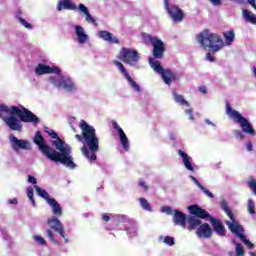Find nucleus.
I'll use <instances>...</instances> for the list:
<instances>
[{"mask_svg":"<svg viewBox=\"0 0 256 256\" xmlns=\"http://www.w3.org/2000/svg\"><path fill=\"white\" fill-rule=\"evenodd\" d=\"M36 75H47L55 73V75H61V69L57 66H48L45 64H38L35 70Z\"/></svg>","mask_w":256,"mask_h":256,"instance_id":"4468645a","label":"nucleus"},{"mask_svg":"<svg viewBox=\"0 0 256 256\" xmlns=\"http://www.w3.org/2000/svg\"><path fill=\"white\" fill-rule=\"evenodd\" d=\"M164 243H166V245H169L170 247L175 245V238L171 237V236H166L164 238Z\"/></svg>","mask_w":256,"mask_h":256,"instance_id":"c9c22d12","label":"nucleus"},{"mask_svg":"<svg viewBox=\"0 0 256 256\" xmlns=\"http://www.w3.org/2000/svg\"><path fill=\"white\" fill-rule=\"evenodd\" d=\"M75 29H76V36L78 38V43H80V45L87 43V39H89V36L85 34V30L81 26H76Z\"/></svg>","mask_w":256,"mask_h":256,"instance_id":"b1692460","label":"nucleus"},{"mask_svg":"<svg viewBox=\"0 0 256 256\" xmlns=\"http://www.w3.org/2000/svg\"><path fill=\"white\" fill-rule=\"evenodd\" d=\"M113 128L117 131L119 137H120V143L124 149V151H129V138H127V135L125 134V131H123V128L119 126L117 121H112Z\"/></svg>","mask_w":256,"mask_h":256,"instance_id":"2eb2a0df","label":"nucleus"},{"mask_svg":"<svg viewBox=\"0 0 256 256\" xmlns=\"http://www.w3.org/2000/svg\"><path fill=\"white\" fill-rule=\"evenodd\" d=\"M0 119H3L7 127L12 131H21L23 129L22 123H34V125L41 123L39 117L31 110L25 107L21 110L17 106L9 107L6 104H0Z\"/></svg>","mask_w":256,"mask_h":256,"instance_id":"7ed1b4c3","label":"nucleus"},{"mask_svg":"<svg viewBox=\"0 0 256 256\" xmlns=\"http://www.w3.org/2000/svg\"><path fill=\"white\" fill-rule=\"evenodd\" d=\"M206 60L210 61V63H215V57H212L210 52L206 54Z\"/></svg>","mask_w":256,"mask_h":256,"instance_id":"a18cd8bd","label":"nucleus"},{"mask_svg":"<svg viewBox=\"0 0 256 256\" xmlns=\"http://www.w3.org/2000/svg\"><path fill=\"white\" fill-rule=\"evenodd\" d=\"M226 114L230 116L235 123H239L243 133H246L247 135H255V129L253 128V125L249 123V120L243 117L237 110L232 109L229 103H226Z\"/></svg>","mask_w":256,"mask_h":256,"instance_id":"0eeeda50","label":"nucleus"},{"mask_svg":"<svg viewBox=\"0 0 256 256\" xmlns=\"http://www.w3.org/2000/svg\"><path fill=\"white\" fill-rule=\"evenodd\" d=\"M256 0H248V3L249 5H251L253 7V9L256 10V3H255Z\"/></svg>","mask_w":256,"mask_h":256,"instance_id":"5fc2aeb1","label":"nucleus"},{"mask_svg":"<svg viewBox=\"0 0 256 256\" xmlns=\"http://www.w3.org/2000/svg\"><path fill=\"white\" fill-rule=\"evenodd\" d=\"M242 17L245 19V21H248V23H252V25H256V15L252 14L251 11L247 9H243Z\"/></svg>","mask_w":256,"mask_h":256,"instance_id":"a878e982","label":"nucleus"},{"mask_svg":"<svg viewBox=\"0 0 256 256\" xmlns=\"http://www.w3.org/2000/svg\"><path fill=\"white\" fill-rule=\"evenodd\" d=\"M47 224L52 228L56 233H59L65 239V243H69V239L65 236V227L57 217L53 216L47 220Z\"/></svg>","mask_w":256,"mask_h":256,"instance_id":"9b49d317","label":"nucleus"},{"mask_svg":"<svg viewBox=\"0 0 256 256\" xmlns=\"http://www.w3.org/2000/svg\"><path fill=\"white\" fill-rule=\"evenodd\" d=\"M50 81L55 87H63L65 91H73L75 89L73 81L65 76H59L58 78L51 77Z\"/></svg>","mask_w":256,"mask_h":256,"instance_id":"9d476101","label":"nucleus"},{"mask_svg":"<svg viewBox=\"0 0 256 256\" xmlns=\"http://www.w3.org/2000/svg\"><path fill=\"white\" fill-rule=\"evenodd\" d=\"M186 221L188 223V226H187L188 231H193V230L197 229V227H200L201 224L203 223L199 219V217H197L196 215L188 216L186 218Z\"/></svg>","mask_w":256,"mask_h":256,"instance_id":"6ab92c4d","label":"nucleus"},{"mask_svg":"<svg viewBox=\"0 0 256 256\" xmlns=\"http://www.w3.org/2000/svg\"><path fill=\"white\" fill-rule=\"evenodd\" d=\"M10 205H17V198H13L12 200H9L8 202Z\"/></svg>","mask_w":256,"mask_h":256,"instance_id":"6e6d98bb","label":"nucleus"},{"mask_svg":"<svg viewBox=\"0 0 256 256\" xmlns=\"http://www.w3.org/2000/svg\"><path fill=\"white\" fill-rule=\"evenodd\" d=\"M251 256H256V252H250Z\"/></svg>","mask_w":256,"mask_h":256,"instance_id":"052dcab7","label":"nucleus"},{"mask_svg":"<svg viewBox=\"0 0 256 256\" xmlns=\"http://www.w3.org/2000/svg\"><path fill=\"white\" fill-rule=\"evenodd\" d=\"M234 135L237 139H245V135L241 130H234Z\"/></svg>","mask_w":256,"mask_h":256,"instance_id":"a19ab883","label":"nucleus"},{"mask_svg":"<svg viewBox=\"0 0 256 256\" xmlns=\"http://www.w3.org/2000/svg\"><path fill=\"white\" fill-rule=\"evenodd\" d=\"M139 186H140V187H143V189H144L145 191H147V190L149 189V186H147V183H145V181H140V182H139Z\"/></svg>","mask_w":256,"mask_h":256,"instance_id":"09e8293b","label":"nucleus"},{"mask_svg":"<svg viewBox=\"0 0 256 256\" xmlns=\"http://www.w3.org/2000/svg\"><path fill=\"white\" fill-rule=\"evenodd\" d=\"M200 189L203 191V193L207 195V197H209L210 199H213L214 197L213 193L209 191V189L205 188V186H202Z\"/></svg>","mask_w":256,"mask_h":256,"instance_id":"58836bf2","label":"nucleus"},{"mask_svg":"<svg viewBox=\"0 0 256 256\" xmlns=\"http://www.w3.org/2000/svg\"><path fill=\"white\" fill-rule=\"evenodd\" d=\"M196 235L200 239H211L213 237V228H211L209 223L202 222L196 230Z\"/></svg>","mask_w":256,"mask_h":256,"instance_id":"ddd939ff","label":"nucleus"},{"mask_svg":"<svg viewBox=\"0 0 256 256\" xmlns=\"http://www.w3.org/2000/svg\"><path fill=\"white\" fill-rule=\"evenodd\" d=\"M27 197L31 201L33 207H35V198H33V187L27 188Z\"/></svg>","mask_w":256,"mask_h":256,"instance_id":"473e14b6","label":"nucleus"},{"mask_svg":"<svg viewBox=\"0 0 256 256\" xmlns=\"http://www.w3.org/2000/svg\"><path fill=\"white\" fill-rule=\"evenodd\" d=\"M34 240L36 241V243H39L40 245H47V241H45V238L41 236L35 235Z\"/></svg>","mask_w":256,"mask_h":256,"instance_id":"e433bc0d","label":"nucleus"},{"mask_svg":"<svg viewBox=\"0 0 256 256\" xmlns=\"http://www.w3.org/2000/svg\"><path fill=\"white\" fill-rule=\"evenodd\" d=\"M34 188L36 189L37 195H39V197H42L47 201V203H49V199H52L51 196H49V193L39 186H34Z\"/></svg>","mask_w":256,"mask_h":256,"instance_id":"c85d7f7f","label":"nucleus"},{"mask_svg":"<svg viewBox=\"0 0 256 256\" xmlns=\"http://www.w3.org/2000/svg\"><path fill=\"white\" fill-rule=\"evenodd\" d=\"M206 123H208V125H211V122H209V120H206Z\"/></svg>","mask_w":256,"mask_h":256,"instance_id":"680f3d73","label":"nucleus"},{"mask_svg":"<svg viewBox=\"0 0 256 256\" xmlns=\"http://www.w3.org/2000/svg\"><path fill=\"white\" fill-rule=\"evenodd\" d=\"M210 3H212V5H214L215 7H221L222 2L221 0H209Z\"/></svg>","mask_w":256,"mask_h":256,"instance_id":"c03bdc74","label":"nucleus"},{"mask_svg":"<svg viewBox=\"0 0 256 256\" xmlns=\"http://www.w3.org/2000/svg\"><path fill=\"white\" fill-rule=\"evenodd\" d=\"M190 179L195 183L197 181V178H195L194 176H190Z\"/></svg>","mask_w":256,"mask_h":256,"instance_id":"13d9d810","label":"nucleus"},{"mask_svg":"<svg viewBox=\"0 0 256 256\" xmlns=\"http://www.w3.org/2000/svg\"><path fill=\"white\" fill-rule=\"evenodd\" d=\"M248 187L252 189L253 193L256 195V180L252 179L248 182Z\"/></svg>","mask_w":256,"mask_h":256,"instance_id":"4c0bfd02","label":"nucleus"},{"mask_svg":"<svg viewBox=\"0 0 256 256\" xmlns=\"http://www.w3.org/2000/svg\"><path fill=\"white\" fill-rule=\"evenodd\" d=\"M19 23H21V25H23V27H25L26 29H33V25H31V23L25 21V19L23 18H18Z\"/></svg>","mask_w":256,"mask_h":256,"instance_id":"f704fd0d","label":"nucleus"},{"mask_svg":"<svg viewBox=\"0 0 256 256\" xmlns=\"http://www.w3.org/2000/svg\"><path fill=\"white\" fill-rule=\"evenodd\" d=\"M248 211L251 215H255V202L252 199L248 200Z\"/></svg>","mask_w":256,"mask_h":256,"instance_id":"72a5a7b5","label":"nucleus"},{"mask_svg":"<svg viewBox=\"0 0 256 256\" xmlns=\"http://www.w3.org/2000/svg\"><path fill=\"white\" fill-rule=\"evenodd\" d=\"M28 183H32V185H37V179H35V177L29 175L28 176Z\"/></svg>","mask_w":256,"mask_h":256,"instance_id":"49530a36","label":"nucleus"},{"mask_svg":"<svg viewBox=\"0 0 256 256\" xmlns=\"http://www.w3.org/2000/svg\"><path fill=\"white\" fill-rule=\"evenodd\" d=\"M246 149L247 151H253V144L251 142H247Z\"/></svg>","mask_w":256,"mask_h":256,"instance_id":"864d4df0","label":"nucleus"},{"mask_svg":"<svg viewBox=\"0 0 256 256\" xmlns=\"http://www.w3.org/2000/svg\"><path fill=\"white\" fill-rule=\"evenodd\" d=\"M178 155L182 157L184 166L186 167V169H188V171H195V168H193V165L191 164V157H189V155L185 153V151L178 150Z\"/></svg>","mask_w":256,"mask_h":256,"instance_id":"5701e85b","label":"nucleus"},{"mask_svg":"<svg viewBox=\"0 0 256 256\" xmlns=\"http://www.w3.org/2000/svg\"><path fill=\"white\" fill-rule=\"evenodd\" d=\"M226 225H228V228L233 232V233H241V231H243V226L239 225V224H235V220L234 222L232 221H226Z\"/></svg>","mask_w":256,"mask_h":256,"instance_id":"cd10ccee","label":"nucleus"},{"mask_svg":"<svg viewBox=\"0 0 256 256\" xmlns=\"http://www.w3.org/2000/svg\"><path fill=\"white\" fill-rule=\"evenodd\" d=\"M10 141H11L12 149L14 151H18L20 149H29V147H30V144L28 141L19 140L13 134L10 135Z\"/></svg>","mask_w":256,"mask_h":256,"instance_id":"dca6fc26","label":"nucleus"},{"mask_svg":"<svg viewBox=\"0 0 256 256\" xmlns=\"http://www.w3.org/2000/svg\"><path fill=\"white\" fill-rule=\"evenodd\" d=\"M113 63L119 69V71H121V73H122V75H124L125 79H127L129 85H131L133 87V89H135V91L137 93H139L141 91V87L139 86V84H137V82H135V80H133V78L131 77L129 72H127V68H125V66H123V63H121L117 60H114Z\"/></svg>","mask_w":256,"mask_h":256,"instance_id":"f8f14e48","label":"nucleus"},{"mask_svg":"<svg viewBox=\"0 0 256 256\" xmlns=\"http://www.w3.org/2000/svg\"><path fill=\"white\" fill-rule=\"evenodd\" d=\"M164 7L174 23H181L185 19V13L177 5H169V0H164Z\"/></svg>","mask_w":256,"mask_h":256,"instance_id":"1a4fd4ad","label":"nucleus"},{"mask_svg":"<svg viewBox=\"0 0 256 256\" xmlns=\"http://www.w3.org/2000/svg\"><path fill=\"white\" fill-rule=\"evenodd\" d=\"M194 183H195V185H197V187H199V189H201V187H203V185H201L199 180H196Z\"/></svg>","mask_w":256,"mask_h":256,"instance_id":"4d7b16f0","label":"nucleus"},{"mask_svg":"<svg viewBox=\"0 0 256 256\" xmlns=\"http://www.w3.org/2000/svg\"><path fill=\"white\" fill-rule=\"evenodd\" d=\"M162 211L164 213H166L167 215H173V208H171L169 206H166V207L162 208Z\"/></svg>","mask_w":256,"mask_h":256,"instance_id":"37998d69","label":"nucleus"},{"mask_svg":"<svg viewBox=\"0 0 256 256\" xmlns=\"http://www.w3.org/2000/svg\"><path fill=\"white\" fill-rule=\"evenodd\" d=\"M188 211L190 215H195L198 217V219H207L218 237H225L227 235V229H225V224H223V221H221L219 218L211 216L207 210L199 207V205L188 206Z\"/></svg>","mask_w":256,"mask_h":256,"instance_id":"39448f33","label":"nucleus"},{"mask_svg":"<svg viewBox=\"0 0 256 256\" xmlns=\"http://www.w3.org/2000/svg\"><path fill=\"white\" fill-rule=\"evenodd\" d=\"M236 234H238V237H239V239H241V241H243L244 243L246 242L247 236H245L243 233H239V232Z\"/></svg>","mask_w":256,"mask_h":256,"instance_id":"8fccbe9b","label":"nucleus"},{"mask_svg":"<svg viewBox=\"0 0 256 256\" xmlns=\"http://www.w3.org/2000/svg\"><path fill=\"white\" fill-rule=\"evenodd\" d=\"M102 219H103V221H105V223H109L111 217H109V215H107V214H103Z\"/></svg>","mask_w":256,"mask_h":256,"instance_id":"3c124183","label":"nucleus"},{"mask_svg":"<svg viewBox=\"0 0 256 256\" xmlns=\"http://www.w3.org/2000/svg\"><path fill=\"white\" fill-rule=\"evenodd\" d=\"M221 210L226 213V215L231 219V221L235 222V215L231 211V208H229V204L226 200H222L220 203Z\"/></svg>","mask_w":256,"mask_h":256,"instance_id":"393cba45","label":"nucleus"},{"mask_svg":"<svg viewBox=\"0 0 256 256\" xmlns=\"http://www.w3.org/2000/svg\"><path fill=\"white\" fill-rule=\"evenodd\" d=\"M48 204L50 205V207H52L53 215H56L57 217H61V215H63V209L61 208L59 202L55 200V198L49 199Z\"/></svg>","mask_w":256,"mask_h":256,"instance_id":"aec40b11","label":"nucleus"},{"mask_svg":"<svg viewBox=\"0 0 256 256\" xmlns=\"http://www.w3.org/2000/svg\"><path fill=\"white\" fill-rule=\"evenodd\" d=\"M44 131L51 137V139H55L52 141L53 147H56L57 150L53 149L49 144L45 143V138L41 135V131H37L35 133L33 142L38 146L39 151L53 161L54 163H61L68 167L69 169H75L77 165L73 163V156H71V147L65 144V141L59 137V134L55 132L53 129L45 126ZM60 151V152H58Z\"/></svg>","mask_w":256,"mask_h":256,"instance_id":"f257e3e1","label":"nucleus"},{"mask_svg":"<svg viewBox=\"0 0 256 256\" xmlns=\"http://www.w3.org/2000/svg\"><path fill=\"white\" fill-rule=\"evenodd\" d=\"M140 205L142 208L145 209V211H153V208L151 207V204H149V202L147 201V199L145 198H140Z\"/></svg>","mask_w":256,"mask_h":256,"instance_id":"7c9ffc66","label":"nucleus"},{"mask_svg":"<svg viewBox=\"0 0 256 256\" xmlns=\"http://www.w3.org/2000/svg\"><path fill=\"white\" fill-rule=\"evenodd\" d=\"M172 95L174 97V100L179 103V105H185V107H189L191 104H189V101L185 100V97L183 95L177 94V92L173 91Z\"/></svg>","mask_w":256,"mask_h":256,"instance_id":"bb28decb","label":"nucleus"},{"mask_svg":"<svg viewBox=\"0 0 256 256\" xmlns=\"http://www.w3.org/2000/svg\"><path fill=\"white\" fill-rule=\"evenodd\" d=\"M81 131H82V136L79 134H76L74 137L77 139V141H85L86 145L88 146H83L81 148L82 155L86 157L90 161V163H93V161H97V151H99V138H97V134L95 132V128L85 120L80 121L79 125Z\"/></svg>","mask_w":256,"mask_h":256,"instance_id":"20e7f679","label":"nucleus"},{"mask_svg":"<svg viewBox=\"0 0 256 256\" xmlns=\"http://www.w3.org/2000/svg\"><path fill=\"white\" fill-rule=\"evenodd\" d=\"M197 42L204 51H211L213 54L223 49V39H221V36L209 33V29H205L197 35Z\"/></svg>","mask_w":256,"mask_h":256,"instance_id":"423d86ee","label":"nucleus"},{"mask_svg":"<svg viewBox=\"0 0 256 256\" xmlns=\"http://www.w3.org/2000/svg\"><path fill=\"white\" fill-rule=\"evenodd\" d=\"M198 91H200V93H203L204 95H207V87L205 86L198 87Z\"/></svg>","mask_w":256,"mask_h":256,"instance_id":"de8ad7c7","label":"nucleus"},{"mask_svg":"<svg viewBox=\"0 0 256 256\" xmlns=\"http://www.w3.org/2000/svg\"><path fill=\"white\" fill-rule=\"evenodd\" d=\"M63 9L77 11V4L73 3V0H61L57 4V11H63Z\"/></svg>","mask_w":256,"mask_h":256,"instance_id":"a211bd4d","label":"nucleus"},{"mask_svg":"<svg viewBox=\"0 0 256 256\" xmlns=\"http://www.w3.org/2000/svg\"><path fill=\"white\" fill-rule=\"evenodd\" d=\"M236 256H245V250L241 243H236Z\"/></svg>","mask_w":256,"mask_h":256,"instance_id":"2f4dec72","label":"nucleus"},{"mask_svg":"<svg viewBox=\"0 0 256 256\" xmlns=\"http://www.w3.org/2000/svg\"><path fill=\"white\" fill-rule=\"evenodd\" d=\"M46 234L48 239H50L52 242H55V236L53 235V231H51V229L46 230Z\"/></svg>","mask_w":256,"mask_h":256,"instance_id":"79ce46f5","label":"nucleus"},{"mask_svg":"<svg viewBox=\"0 0 256 256\" xmlns=\"http://www.w3.org/2000/svg\"><path fill=\"white\" fill-rule=\"evenodd\" d=\"M118 59L127 65H137L139 62V53L137 50L123 47L119 52Z\"/></svg>","mask_w":256,"mask_h":256,"instance_id":"6e6552de","label":"nucleus"},{"mask_svg":"<svg viewBox=\"0 0 256 256\" xmlns=\"http://www.w3.org/2000/svg\"><path fill=\"white\" fill-rule=\"evenodd\" d=\"M186 115L189 116L190 121H195V117L193 116V109L189 108L185 110Z\"/></svg>","mask_w":256,"mask_h":256,"instance_id":"ea45409f","label":"nucleus"},{"mask_svg":"<svg viewBox=\"0 0 256 256\" xmlns=\"http://www.w3.org/2000/svg\"><path fill=\"white\" fill-rule=\"evenodd\" d=\"M142 36V42L144 45H152V55L153 58H149V64L158 73V75H161L164 83L166 85H171L173 81H179V78L177 77V74L173 72L170 69H164L163 66H161V63L155 59H163L165 57V43H163V40L159 39L156 36H153L149 33L143 32L141 34Z\"/></svg>","mask_w":256,"mask_h":256,"instance_id":"f03ea898","label":"nucleus"},{"mask_svg":"<svg viewBox=\"0 0 256 256\" xmlns=\"http://www.w3.org/2000/svg\"><path fill=\"white\" fill-rule=\"evenodd\" d=\"M78 9H79V11H81V13H83L86 16L87 23H92L93 25H95V27H97V25H98L97 20H95V18H93V16H91L87 6H85L84 4H79Z\"/></svg>","mask_w":256,"mask_h":256,"instance_id":"412c9836","label":"nucleus"},{"mask_svg":"<svg viewBox=\"0 0 256 256\" xmlns=\"http://www.w3.org/2000/svg\"><path fill=\"white\" fill-rule=\"evenodd\" d=\"M244 244L247 245L248 249H253L254 247L253 243H251V241H249L248 239L244 242Z\"/></svg>","mask_w":256,"mask_h":256,"instance_id":"603ef678","label":"nucleus"},{"mask_svg":"<svg viewBox=\"0 0 256 256\" xmlns=\"http://www.w3.org/2000/svg\"><path fill=\"white\" fill-rule=\"evenodd\" d=\"M253 73H254V75L256 77V67H253Z\"/></svg>","mask_w":256,"mask_h":256,"instance_id":"bf43d9fd","label":"nucleus"},{"mask_svg":"<svg viewBox=\"0 0 256 256\" xmlns=\"http://www.w3.org/2000/svg\"><path fill=\"white\" fill-rule=\"evenodd\" d=\"M99 37L101 39H103L104 41H108V43H113L116 45H119V40L117 39V37H113V34L109 31H100L99 32Z\"/></svg>","mask_w":256,"mask_h":256,"instance_id":"4be33fe9","label":"nucleus"},{"mask_svg":"<svg viewBox=\"0 0 256 256\" xmlns=\"http://www.w3.org/2000/svg\"><path fill=\"white\" fill-rule=\"evenodd\" d=\"M224 38L227 45H231L235 41V32L233 30L227 31L224 33Z\"/></svg>","mask_w":256,"mask_h":256,"instance_id":"c756f323","label":"nucleus"},{"mask_svg":"<svg viewBox=\"0 0 256 256\" xmlns=\"http://www.w3.org/2000/svg\"><path fill=\"white\" fill-rule=\"evenodd\" d=\"M174 225H180V227H187V215L179 210H174L172 217Z\"/></svg>","mask_w":256,"mask_h":256,"instance_id":"f3484780","label":"nucleus"},{"mask_svg":"<svg viewBox=\"0 0 256 256\" xmlns=\"http://www.w3.org/2000/svg\"><path fill=\"white\" fill-rule=\"evenodd\" d=\"M72 129H73L74 133H77V130L75 128H72Z\"/></svg>","mask_w":256,"mask_h":256,"instance_id":"e2e57ef3","label":"nucleus"}]
</instances>
